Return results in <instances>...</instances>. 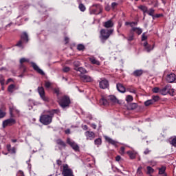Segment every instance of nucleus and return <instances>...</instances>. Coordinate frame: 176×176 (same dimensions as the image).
I'll use <instances>...</instances> for the list:
<instances>
[{
  "label": "nucleus",
  "instance_id": "0e129e2a",
  "mask_svg": "<svg viewBox=\"0 0 176 176\" xmlns=\"http://www.w3.org/2000/svg\"><path fill=\"white\" fill-rule=\"evenodd\" d=\"M120 159H122L120 155H118L117 157H116V162H120Z\"/></svg>",
  "mask_w": 176,
  "mask_h": 176
},
{
  "label": "nucleus",
  "instance_id": "ea45409f",
  "mask_svg": "<svg viewBox=\"0 0 176 176\" xmlns=\"http://www.w3.org/2000/svg\"><path fill=\"white\" fill-rule=\"evenodd\" d=\"M78 8L81 12H85V10H86V7L82 3L79 5Z\"/></svg>",
  "mask_w": 176,
  "mask_h": 176
},
{
  "label": "nucleus",
  "instance_id": "6e6d98bb",
  "mask_svg": "<svg viewBox=\"0 0 176 176\" xmlns=\"http://www.w3.org/2000/svg\"><path fill=\"white\" fill-rule=\"evenodd\" d=\"M133 24H135L134 22H125V25H130L133 28Z\"/></svg>",
  "mask_w": 176,
  "mask_h": 176
},
{
  "label": "nucleus",
  "instance_id": "e433bc0d",
  "mask_svg": "<svg viewBox=\"0 0 176 176\" xmlns=\"http://www.w3.org/2000/svg\"><path fill=\"white\" fill-rule=\"evenodd\" d=\"M142 167L140 166L137 170V175L138 176H142Z\"/></svg>",
  "mask_w": 176,
  "mask_h": 176
},
{
  "label": "nucleus",
  "instance_id": "39448f33",
  "mask_svg": "<svg viewBox=\"0 0 176 176\" xmlns=\"http://www.w3.org/2000/svg\"><path fill=\"white\" fill-rule=\"evenodd\" d=\"M58 102L62 108H67V107L69 106V98L63 96L58 100Z\"/></svg>",
  "mask_w": 176,
  "mask_h": 176
},
{
  "label": "nucleus",
  "instance_id": "a18cd8bd",
  "mask_svg": "<svg viewBox=\"0 0 176 176\" xmlns=\"http://www.w3.org/2000/svg\"><path fill=\"white\" fill-rule=\"evenodd\" d=\"M0 83L1 86H3L5 85V78H3V76H0Z\"/></svg>",
  "mask_w": 176,
  "mask_h": 176
},
{
  "label": "nucleus",
  "instance_id": "f704fd0d",
  "mask_svg": "<svg viewBox=\"0 0 176 176\" xmlns=\"http://www.w3.org/2000/svg\"><path fill=\"white\" fill-rule=\"evenodd\" d=\"M152 104H154L153 100H152V99L148 100L146 102H144V105L146 107H149V105H152Z\"/></svg>",
  "mask_w": 176,
  "mask_h": 176
},
{
  "label": "nucleus",
  "instance_id": "c03bdc74",
  "mask_svg": "<svg viewBox=\"0 0 176 176\" xmlns=\"http://www.w3.org/2000/svg\"><path fill=\"white\" fill-rule=\"evenodd\" d=\"M30 60L25 58H22L20 59V64H23V63H28Z\"/></svg>",
  "mask_w": 176,
  "mask_h": 176
},
{
  "label": "nucleus",
  "instance_id": "f3484780",
  "mask_svg": "<svg viewBox=\"0 0 176 176\" xmlns=\"http://www.w3.org/2000/svg\"><path fill=\"white\" fill-rule=\"evenodd\" d=\"M56 142L57 145H59L60 151L65 149V146H67V144H65L61 139L56 140Z\"/></svg>",
  "mask_w": 176,
  "mask_h": 176
},
{
  "label": "nucleus",
  "instance_id": "aec40b11",
  "mask_svg": "<svg viewBox=\"0 0 176 176\" xmlns=\"http://www.w3.org/2000/svg\"><path fill=\"white\" fill-rule=\"evenodd\" d=\"M113 25H114V23H113V21H112V20H109L103 23V27H104L105 28H112Z\"/></svg>",
  "mask_w": 176,
  "mask_h": 176
},
{
  "label": "nucleus",
  "instance_id": "7ed1b4c3",
  "mask_svg": "<svg viewBox=\"0 0 176 176\" xmlns=\"http://www.w3.org/2000/svg\"><path fill=\"white\" fill-rule=\"evenodd\" d=\"M28 34L23 32L21 35V40L16 43V46H18V47H21V49H24V45H23V43H28Z\"/></svg>",
  "mask_w": 176,
  "mask_h": 176
},
{
  "label": "nucleus",
  "instance_id": "20e7f679",
  "mask_svg": "<svg viewBox=\"0 0 176 176\" xmlns=\"http://www.w3.org/2000/svg\"><path fill=\"white\" fill-rule=\"evenodd\" d=\"M62 175L63 176H74V172L72 169L68 166V164H63L62 166Z\"/></svg>",
  "mask_w": 176,
  "mask_h": 176
},
{
  "label": "nucleus",
  "instance_id": "37998d69",
  "mask_svg": "<svg viewBox=\"0 0 176 176\" xmlns=\"http://www.w3.org/2000/svg\"><path fill=\"white\" fill-rule=\"evenodd\" d=\"M77 49H78V50H79V51L85 50V45H82V44H79V45L77 46Z\"/></svg>",
  "mask_w": 176,
  "mask_h": 176
},
{
  "label": "nucleus",
  "instance_id": "e2e57ef3",
  "mask_svg": "<svg viewBox=\"0 0 176 176\" xmlns=\"http://www.w3.org/2000/svg\"><path fill=\"white\" fill-rule=\"evenodd\" d=\"M65 134H71V130L67 129L65 131Z\"/></svg>",
  "mask_w": 176,
  "mask_h": 176
},
{
  "label": "nucleus",
  "instance_id": "bb28decb",
  "mask_svg": "<svg viewBox=\"0 0 176 176\" xmlns=\"http://www.w3.org/2000/svg\"><path fill=\"white\" fill-rule=\"evenodd\" d=\"M122 36H124V39H127L128 42H131L134 41V34L131 32V34L128 36V37L124 36V35L122 34Z\"/></svg>",
  "mask_w": 176,
  "mask_h": 176
},
{
  "label": "nucleus",
  "instance_id": "4468645a",
  "mask_svg": "<svg viewBox=\"0 0 176 176\" xmlns=\"http://www.w3.org/2000/svg\"><path fill=\"white\" fill-rule=\"evenodd\" d=\"M80 77L82 82H93V78L89 75L80 74Z\"/></svg>",
  "mask_w": 176,
  "mask_h": 176
},
{
  "label": "nucleus",
  "instance_id": "de8ad7c7",
  "mask_svg": "<svg viewBox=\"0 0 176 176\" xmlns=\"http://www.w3.org/2000/svg\"><path fill=\"white\" fill-rule=\"evenodd\" d=\"M51 86H52V83L50 82L49 81L45 82V87L47 89H49V87H50Z\"/></svg>",
  "mask_w": 176,
  "mask_h": 176
},
{
  "label": "nucleus",
  "instance_id": "603ef678",
  "mask_svg": "<svg viewBox=\"0 0 176 176\" xmlns=\"http://www.w3.org/2000/svg\"><path fill=\"white\" fill-rule=\"evenodd\" d=\"M151 151L149 150V148H146L145 151H144V155H149L151 153Z\"/></svg>",
  "mask_w": 176,
  "mask_h": 176
},
{
  "label": "nucleus",
  "instance_id": "2f4dec72",
  "mask_svg": "<svg viewBox=\"0 0 176 176\" xmlns=\"http://www.w3.org/2000/svg\"><path fill=\"white\" fill-rule=\"evenodd\" d=\"M14 87H16V85L11 84L8 86V91H9V93H13V91H14Z\"/></svg>",
  "mask_w": 176,
  "mask_h": 176
},
{
  "label": "nucleus",
  "instance_id": "5701e85b",
  "mask_svg": "<svg viewBox=\"0 0 176 176\" xmlns=\"http://www.w3.org/2000/svg\"><path fill=\"white\" fill-rule=\"evenodd\" d=\"M131 32H136V34H138V35H141L142 34V29L140 28H134L133 27Z\"/></svg>",
  "mask_w": 176,
  "mask_h": 176
},
{
  "label": "nucleus",
  "instance_id": "dca6fc26",
  "mask_svg": "<svg viewBox=\"0 0 176 176\" xmlns=\"http://www.w3.org/2000/svg\"><path fill=\"white\" fill-rule=\"evenodd\" d=\"M99 86L100 89H107L108 88V86H109V83L108 82V80L103 79L99 82Z\"/></svg>",
  "mask_w": 176,
  "mask_h": 176
},
{
  "label": "nucleus",
  "instance_id": "4d7b16f0",
  "mask_svg": "<svg viewBox=\"0 0 176 176\" xmlns=\"http://www.w3.org/2000/svg\"><path fill=\"white\" fill-rule=\"evenodd\" d=\"M13 111H14V107H10V112L11 116H13Z\"/></svg>",
  "mask_w": 176,
  "mask_h": 176
},
{
  "label": "nucleus",
  "instance_id": "f257e3e1",
  "mask_svg": "<svg viewBox=\"0 0 176 176\" xmlns=\"http://www.w3.org/2000/svg\"><path fill=\"white\" fill-rule=\"evenodd\" d=\"M58 110L57 109H52L51 111H48L47 113L49 114H43L40 117V122L42 124L45 126H47L52 123L53 120V117L54 116V113H57Z\"/></svg>",
  "mask_w": 176,
  "mask_h": 176
},
{
  "label": "nucleus",
  "instance_id": "7c9ffc66",
  "mask_svg": "<svg viewBox=\"0 0 176 176\" xmlns=\"http://www.w3.org/2000/svg\"><path fill=\"white\" fill-rule=\"evenodd\" d=\"M126 91H129L130 93H133V94H135V93L137 92L135 91V89H134V87L133 86H129L126 88Z\"/></svg>",
  "mask_w": 176,
  "mask_h": 176
},
{
  "label": "nucleus",
  "instance_id": "052dcab7",
  "mask_svg": "<svg viewBox=\"0 0 176 176\" xmlns=\"http://www.w3.org/2000/svg\"><path fill=\"white\" fill-rule=\"evenodd\" d=\"M116 6H118V3L113 2L111 3V7L113 8V9H115Z\"/></svg>",
  "mask_w": 176,
  "mask_h": 176
},
{
  "label": "nucleus",
  "instance_id": "a19ab883",
  "mask_svg": "<svg viewBox=\"0 0 176 176\" xmlns=\"http://www.w3.org/2000/svg\"><path fill=\"white\" fill-rule=\"evenodd\" d=\"M137 107H138V104H137V103H131L130 104V109H136Z\"/></svg>",
  "mask_w": 176,
  "mask_h": 176
},
{
  "label": "nucleus",
  "instance_id": "393cba45",
  "mask_svg": "<svg viewBox=\"0 0 176 176\" xmlns=\"http://www.w3.org/2000/svg\"><path fill=\"white\" fill-rule=\"evenodd\" d=\"M100 105H109V100H108V98L107 99L104 98L100 99Z\"/></svg>",
  "mask_w": 176,
  "mask_h": 176
},
{
  "label": "nucleus",
  "instance_id": "09e8293b",
  "mask_svg": "<svg viewBox=\"0 0 176 176\" xmlns=\"http://www.w3.org/2000/svg\"><path fill=\"white\" fill-rule=\"evenodd\" d=\"M171 144L176 148V137L172 140Z\"/></svg>",
  "mask_w": 176,
  "mask_h": 176
},
{
  "label": "nucleus",
  "instance_id": "ddd939ff",
  "mask_svg": "<svg viewBox=\"0 0 176 176\" xmlns=\"http://www.w3.org/2000/svg\"><path fill=\"white\" fill-rule=\"evenodd\" d=\"M107 98L109 104H112V105H114L115 104H119V100H118V98H116V96H109Z\"/></svg>",
  "mask_w": 176,
  "mask_h": 176
},
{
  "label": "nucleus",
  "instance_id": "423d86ee",
  "mask_svg": "<svg viewBox=\"0 0 176 176\" xmlns=\"http://www.w3.org/2000/svg\"><path fill=\"white\" fill-rule=\"evenodd\" d=\"M101 13V6L98 4L93 5L90 8V14H100Z\"/></svg>",
  "mask_w": 176,
  "mask_h": 176
},
{
  "label": "nucleus",
  "instance_id": "9b49d317",
  "mask_svg": "<svg viewBox=\"0 0 176 176\" xmlns=\"http://www.w3.org/2000/svg\"><path fill=\"white\" fill-rule=\"evenodd\" d=\"M67 143L69 144V145H70V146H72V149H74V151H79V146H78L76 144V143H75V142L71 140L70 138L67 139Z\"/></svg>",
  "mask_w": 176,
  "mask_h": 176
},
{
  "label": "nucleus",
  "instance_id": "cd10ccee",
  "mask_svg": "<svg viewBox=\"0 0 176 176\" xmlns=\"http://www.w3.org/2000/svg\"><path fill=\"white\" fill-rule=\"evenodd\" d=\"M127 155H129L130 159H134L137 156V153L135 151H127L126 152Z\"/></svg>",
  "mask_w": 176,
  "mask_h": 176
},
{
  "label": "nucleus",
  "instance_id": "1a4fd4ad",
  "mask_svg": "<svg viewBox=\"0 0 176 176\" xmlns=\"http://www.w3.org/2000/svg\"><path fill=\"white\" fill-rule=\"evenodd\" d=\"M15 124L16 120H14V118H10L3 122V129H5V127H8V126H13V124Z\"/></svg>",
  "mask_w": 176,
  "mask_h": 176
},
{
  "label": "nucleus",
  "instance_id": "a211bd4d",
  "mask_svg": "<svg viewBox=\"0 0 176 176\" xmlns=\"http://www.w3.org/2000/svg\"><path fill=\"white\" fill-rule=\"evenodd\" d=\"M143 45L144 47V50L146 52H147V53L152 52V50L155 47L153 45H151L148 44V42H144Z\"/></svg>",
  "mask_w": 176,
  "mask_h": 176
},
{
  "label": "nucleus",
  "instance_id": "774afa93",
  "mask_svg": "<svg viewBox=\"0 0 176 176\" xmlns=\"http://www.w3.org/2000/svg\"><path fill=\"white\" fill-rule=\"evenodd\" d=\"M82 129L84 130H87V129H88L87 125H82Z\"/></svg>",
  "mask_w": 176,
  "mask_h": 176
},
{
  "label": "nucleus",
  "instance_id": "6e6552de",
  "mask_svg": "<svg viewBox=\"0 0 176 176\" xmlns=\"http://www.w3.org/2000/svg\"><path fill=\"white\" fill-rule=\"evenodd\" d=\"M175 77H176L175 74L168 73L166 75L165 80L168 82V83H174V82H175Z\"/></svg>",
  "mask_w": 176,
  "mask_h": 176
},
{
  "label": "nucleus",
  "instance_id": "b1692460",
  "mask_svg": "<svg viewBox=\"0 0 176 176\" xmlns=\"http://www.w3.org/2000/svg\"><path fill=\"white\" fill-rule=\"evenodd\" d=\"M142 74H144V71L142 69H137L133 72L132 75L133 76H141Z\"/></svg>",
  "mask_w": 176,
  "mask_h": 176
},
{
  "label": "nucleus",
  "instance_id": "8fccbe9b",
  "mask_svg": "<svg viewBox=\"0 0 176 176\" xmlns=\"http://www.w3.org/2000/svg\"><path fill=\"white\" fill-rule=\"evenodd\" d=\"M70 69H71L69 67H63V72H69Z\"/></svg>",
  "mask_w": 176,
  "mask_h": 176
},
{
  "label": "nucleus",
  "instance_id": "9d476101",
  "mask_svg": "<svg viewBox=\"0 0 176 176\" xmlns=\"http://www.w3.org/2000/svg\"><path fill=\"white\" fill-rule=\"evenodd\" d=\"M170 91H171V85H167L164 88L160 89V94H162V96H166V94H168Z\"/></svg>",
  "mask_w": 176,
  "mask_h": 176
},
{
  "label": "nucleus",
  "instance_id": "bf43d9fd",
  "mask_svg": "<svg viewBox=\"0 0 176 176\" xmlns=\"http://www.w3.org/2000/svg\"><path fill=\"white\" fill-rule=\"evenodd\" d=\"M56 164H58V166H61L63 164V161L58 160L56 161Z\"/></svg>",
  "mask_w": 176,
  "mask_h": 176
},
{
  "label": "nucleus",
  "instance_id": "473e14b6",
  "mask_svg": "<svg viewBox=\"0 0 176 176\" xmlns=\"http://www.w3.org/2000/svg\"><path fill=\"white\" fill-rule=\"evenodd\" d=\"M94 144L95 145H98V146H99V145H101V144H102V140L100 138H97L94 140Z\"/></svg>",
  "mask_w": 176,
  "mask_h": 176
},
{
  "label": "nucleus",
  "instance_id": "2eb2a0df",
  "mask_svg": "<svg viewBox=\"0 0 176 176\" xmlns=\"http://www.w3.org/2000/svg\"><path fill=\"white\" fill-rule=\"evenodd\" d=\"M32 66L33 67V69H34V71H36L38 74H40V75H45V72H43V70L39 68V67L37 66L35 63L32 62Z\"/></svg>",
  "mask_w": 176,
  "mask_h": 176
},
{
  "label": "nucleus",
  "instance_id": "69168bd1",
  "mask_svg": "<svg viewBox=\"0 0 176 176\" xmlns=\"http://www.w3.org/2000/svg\"><path fill=\"white\" fill-rule=\"evenodd\" d=\"M10 152H11V153H16V148L13 147Z\"/></svg>",
  "mask_w": 176,
  "mask_h": 176
},
{
  "label": "nucleus",
  "instance_id": "412c9836",
  "mask_svg": "<svg viewBox=\"0 0 176 176\" xmlns=\"http://www.w3.org/2000/svg\"><path fill=\"white\" fill-rule=\"evenodd\" d=\"M88 60L91 63V64H95L96 65H100L101 64L94 56L88 58Z\"/></svg>",
  "mask_w": 176,
  "mask_h": 176
},
{
  "label": "nucleus",
  "instance_id": "a878e982",
  "mask_svg": "<svg viewBox=\"0 0 176 176\" xmlns=\"http://www.w3.org/2000/svg\"><path fill=\"white\" fill-rule=\"evenodd\" d=\"M74 69H75V71H78V72H80L81 75L87 74V70H86V69H85L82 67L75 68Z\"/></svg>",
  "mask_w": 176,
  "mask_h": 176
},
{
  "label": "nucleus",
  "instance_id": "4c0bfd02",
  "mask_svg": "<svg viewBox=\"0 0 176 176\" xmlns=\"http://www.w3.org/2000/svg\"><path fill=\"white\" fill-rule=\"evenodd\" d=\"M126 101L127 102H131V101H133V96H131V95H128L126 97Z\"/></svg>",
  "mask_w": 176,
  "mask_h": 176
},
{
  "label": "nucleus",
  "instance_id": "f03ea898",
  "mask_svg": "<svg viewBox=\"0 0 176 176\" xmlns=\"http://www.w3.org/2000/svg\"><path fill=\"white\" fill-rule=\"evenodd\" d=\"M113 29L105 30L102 29L100 32L99 38L102 42V43H105V41L107 39H109V36L113 34Z\"/></svg>",
  "mask_w": 176,
  "mask_h": 176
},
{
  "label": "nucleus",
  "instance_id": "49530a36",
  "mask_svg": "<svg viewBox=\"0 0 176 176\" xmlns=\"http://www.w3.org/2000/svg\"><path fill=\"white\" fill-rule=\"evenodd\" d=\"M152 91L153 93H160V89H159V87H154Z\"/></svg>",
  "mask_w": 176,
  "mask_h": 176
},
{
  "label": "nucleus",
  "instance_id": "79ce46f5",
  "mask_svg": "<svg viewBox=\"0 0 176 176\" xmlns=\"http://www.w3.org/2000/svg\"><path fill=\"white\" fill-rule=\"evenodd\" d=\"M166 172V167L162 166L161 168H160L159 170V174H164V173Z\"/></svg>",
  "mask_w": 176,
  "mask_h": 176
},
{
  "label": "nucleus",
  "instance_id": "f8f14e48",
  "mask_svg": "<svg viewBox=\"0 0 176 176\" xmlns=\"http://www.w3.org/2000/svg\"><path fill=\"white\" fill-rule=\"evenodd\" d=\"M85 135L87 138V140H90L91 141L92 140H94V138H96V133H94V132L93 131H86L85 133Z\"/></svg>",
  "mask_w": 176,
  "mask_h": 176
},
{
  "label": "nucleus",
  "instance_id": "5fc2aeb1",
  "mask_svg": "<svg viewBox=\"0 0 176 176\" xmlns=\"http://www.w3.org/2000/svg\"><path fill=\"white\" fill-rule=\"evenodd\" d=\"M74 65H75V67H79V65H80V62L76 60L74 62Z\"/></svg>",
  "mask_w": 176,
  "mask_h": 176
},
{
  "label": "nucleus",
  "instance_id": "338daca9",
  "mask_svg": "<svg viewBox=\"0 0 176 176\" xmlns=\"http://www.w3.org/2000/svg\"><path fill=\"white\" fill-rule=\"evenodd\" d=\"M7 149L8 152H10V150L12 149V146H10V144L7 145Z\"/></svg>",
  "mask_w": 176,
  "mask_h": 176
},
{
  "label": "nucleus",
  "instance_id": "4be33fe9",
  "mask_svg": "<svg viewBox=\"0 0 176 176\" xmlns=\"http://www.w3.org/2000/svg\"><path fill=\"white\" fill-rule=\"evenodd\" d=\"M117 89L120 93H126V88L121 83L117 84Z\"/></svg>",
  "mask_w": 176,
  "mask_h": 176
},
{
  "label": "nucleus",
  "instance_id": "6ab92c4d",
  "mask_svg": "<svg viewBox=\"0 0 176 176\" xmlns=\"http://www.w3.org/2000/svg\"><path fill=\"white\" fill-rule=\"evenodd\" d=\"M105 140L109 142V144H111V145H113L114 146H118V142L112 140V138L105 136L104 137Z\"/></svg>",
  "mask_w": 176,
  "mask_h": 176
},
{
  "label": "nucleus",
  "instance_id": "13d9d810",
  "mask_svg": "<svg viewBox=\"0 0 176 176\" xmlns=\"http://www.w3.org/2000/svg\"><path fill=\"white\" fill-rule=\"evenodd\" d=\"M162 16H163L162 14H157L154 15V19H159V17H162Z\"/></svg>",
  "mask_w": 176,
  "mask_h": 176
},
{
  "label": "nucleus",
  "instance_id": "3c124183",
  "mask_svg": "<svg viewBox=\"0 0 176 176\" xmlns=\"http://www.w3.org/2000/svg\"><path fill=\"white\" fill-rule=\"evenodd\" d=\"M148 39V36L145 35V33H143L142 35V41H146Z\"/></svg>",
  "mask_w": 176,
  "mask_h": 176
},
{
  "label": "nucleus",
  "instance_id": "c85d7f7f",
  "mask_svg": "<svg viewBox=\"0 0 176 176\" xmlns=\"http://www.w3.org/2000/svg\"><path fill=\"white\" fill-rule=\"evenodd\" d=\"M146 13H148V16H151L153 19H155V10L153 8H151L148 10H147Z\"/></svg>",
  "mask_w": 176,
  "mask_h": 176
},
{
  "label": "nucleus",
  "instance_id": "58836bf2",
  "mask_svg": "<svg viewBox=\"0 0 176 176\" xmlns=\"http://www.w3.org/2000/svg\"><path fill=\"white\" fill-rule=\"evenodd\" d=\"M153 171H155V170H153L152 167L147 166V174H153Z\"/></svg>",
  "mask_w": 176,
  "mask_h": 176
},
{
  "label": "nucleus",
  "instance_id": "864d4df0",
  "mask_svg": "<svg viewBox=\"0 0 176 176\" xmlns=\"http://www.w3.org/2000/svg\"><path fill=\"white\" fill-rule=\"evenodd\" d=\"M124 147H121L120 149V155H124Z\"/></svg>",
  "mask_w": 176,
  "mask_h": 176
},
{
  "label": "nucleus",
  "instance_id": "c756f323",
  "mask_svg": "<svg viewBox=\"0 0 176 176\" xmlns=\"http://www.w3.org/2000/svg\"><path fill=\"white\" fill-rule=\"evenodd\" d=\"M138 9L142 10V12H143V13H146L148 12V7H146L145 6H138Z\"/></svg>",
  "mask_w": 176,
  "mask_h": 176
},
{
  "label": "nucleus",
  "instance_id": "72a5a7b5",
  "mask_svg": "<svg viewBox=\"0 0 176 176\" xmlns=\"http://www.w3.org/2000/svg\"><path fill=\"white\" fill-rule=\"evenodd\" d=\"M151 100L155 104V102H157V101H159V100H160V98L159 97V96H153Z\"/></svg>",
  "mask_w": 176,
  "mask_h": 176
},
{
  "label": "nucleus",
  "instance_id": "680f3d73",
  "mask_svg": "<svg viewBox=\"0 0 176 176\" xmlns=\"http://www.w3.org/2000/svg\"><path fill=\"white\" fill-rule=\"evenodd\" d=\"M90 126L92 127V129H94V130L97 129V125L96 124H91Z\"/></svg>",
  "mask_w": 176,
  "mask_h": 176
},
{
  "label": "nucleus",
  "instance_id": "c9c22d12",
  "mask_svg": "<svg viewBox=\"0 0 176 176\" xmlns=\"http://www.w3.org/2000/svg\"><path fill=\"white\" fill-rule=\"evenodd\" d=\"M6 116V112L0 109V119H3Z\"/></svg>",
  "mask_w": 176,
  "mask_h": 176
},
{
  "label": "nucleus",
  "instance_id": "0eeeda50",
  "mask_svg": "<svg viewBox=\"0 0 176 176\" xmlns=\"http://www.w3.org/2000/svg\"><path fill=\"white\" fill-rule=\"evenodd\" d=\"M38 93L43 101H49V99L45 96V89L43 87H38Z\"/></svg>",
  "mask_w": 176,
  "mask_h": 176
}]
</instances>
